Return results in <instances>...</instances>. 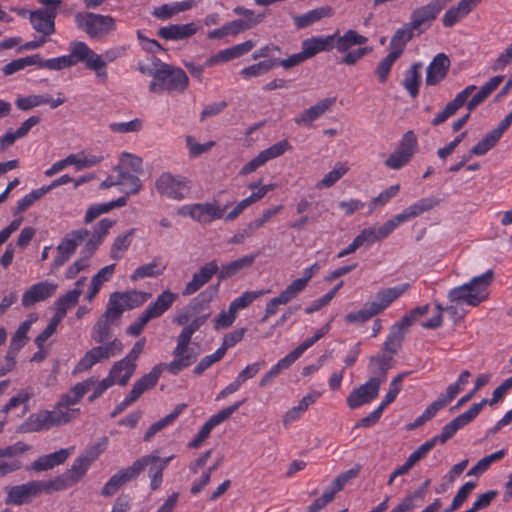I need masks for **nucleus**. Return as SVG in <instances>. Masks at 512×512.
Returning a JSON list of instances; mask_svg holds the SVG:
<instances>
[{"mask_svg":"<svg viewBox=\"0 0 512 512\" xmlns=\"http://www.w3.org/2000/svg\"><path fill=\"white\" fill-rule=\"evenodd\" d=\"M117 172V186L123 187V191L127 195L137 194L142 188V182L140 178L135 175L136 173H130L120 168H114Z\"/></svg>","mask_w":512,"mask_h":512,"instance_id":"42","label":"nucleus"},{"mask_svg":"<svg viewBox=\"0 0 512 512\" xmlns=\"http://www.w3.org/2000/svg\"><path fill=\"white\" fill-rule=\"evenodd\" d=\"M400 191V184L391 185L383 190L378 196L372 198L369 203V213H372L377 207L384 206Z\"/></svg>","mask_w":512,"mask_h":512,"instance_id":"59","label":"nucleus"},{"mask_svg":"<svg viewBox=\"0 0 512 512\" xmlns=\"http://www.w3.org/2000/svg\"><path fill=\"white\" fill-rule=\"evenodd\" d=\"M158 460L159 456L156 453L137 459L130 466L119 470L111 476L103 486L101 494L103 496L114 495L121 486L137 478L140 473L148 467V465H152Z\"/></svg>","mask_w":512,"mask_h":512,"instance_id":"6","label":"nucleus"},{"mask_svg":"<svg viewBox=\"0 0 512 512\" xmlns=\"http://www.w3.org/2000/svg\"><path fill=\"white\" fill-rule=\"evenodd\" d=\"M229 204L221 206L217 201L195 203L182 206L178 213L182 216H189L201 224H209L215 220L222 219Z\"/></svg>","mask_w":512,"mask_h":512,"instance_id":"11","label":"nucleus"},{"mask_svg":"<svg viewBox=\"0 0 512 512\" xmlns=\"http://www.w3.org/2000/svg\"><path fill=\"white\" fill-rule=\"evenodd\" d=\"M319 265L317 262L305 268L302 272V277L293 280L287 287L298 296L308 286L309 281L319 272Z\"/></svg>","mask_w":512,"mask_h":512,"instance_id":"50","label":"nucleus"},{"mask_svg":"<svg viewBox=\"0 0 512 512\" xmlns=\"http://www.w3.org/2000/svg\"><path fill=\"white\" fill-rule=\"evenodd\" d=\"M421 68V62L413 63L409 69L405 71L404 78L402 80L403 88L412 98H416L419 94V88L422 81Z\"/></svg>","mask_w":512,"mask_h":512,"instance_id":"35","label":"nucleus"},{"mask_svg":"<svg viewBox=\"0 0 512 512\" xmlns=\"http://www.w3.org/2000/svg\"><path fill=\"white\" fill-rule=\"evenodd\" d=\"M192 336L193 333L183 327L177 337V345L172 353L174 359L166 366L170 374L177 375L196 361V355L189 349Z\"/></svg>","mask_w":512,"mask_h":512,"instance_id":"9","label":"nucleus"},{"mask_svg":"<svg viewBox=\"0 0 512 512\" xmlns=\"http://www.w3.org/2000/svg\"><path fill=\"white\" fill-rule=\"evenodd\" d=\"M334 41V47L339 53H345L350 51L354 46H362L368 42V38L364 35L359 34L354 29H348L343 35H339L338 32Z\"/></svg>","mask_w":512,"mask_h":512,"instance_id":"32","label":"nucleus"},{"mask_svg":"<svg viewBox=\"0 0 512 512\" xmlns=\"http://www.w3.org/2000/svg\"><path fill=\"white\" fill-rule=\"evenodd\" d=\"M114 384L112 381L105 377L98 381L96 377L92 376L77 383L68 393H66V406L70 403H77L88 391L93 390L88 397L89 402H94L102 396Z\"/></svg>","mask_w":512,"mask_h":512,"instance_id":"12","label":"nucleus"},{"mask_svg":"<svg viewBox=\"0 0 512 512\" xmlns=\"http://www.w3.org/2000/svg\"><path fill=\"white\" fill-rule=\"evenodd\" d=\"M111 319L102 318L94 327L92 337L97 343L103 345L93 347L85 353L75 367V372H84L91 369L95 364L117 356L123 351V344L119 339H114L105 343L110 339Z\"/></svg>","mask_w":512,"mask_h":512,"instance_id":"2","label":"nucleus"},{"mask_svg":"<svg viewBox=\"0 0 512 512\" xmlns=\"http://www.w3.org/2000/svg\"><path fill=\"white\" fill-rule=\"evenodd\" d=\"M155 187L161 196L180 201L190 194L191 183L183 176L164 172L157 178Z\"/></svg>","mask_w":512,"mask_h":512,"instance_id":"10","label":"nucleus"},{"mask_svg":"<svg viewBox=\"0 0 512 512\" xmlns=\"http://www.w3.org/2000/svg\"><path fill=\"white\" fill-rule=\"evenodd\" d=\"M57 284L49 281H42L29 287L22 296V306L30 308L36 303L46 300L55 294Z\"/></svg>","mask_w":512,"mask_h":512,"instance_id":"20","label":"nucleus"},{"mask_svg":"<svg viewBox=\"0 0 512 512\" xmlns=\"http://www.w3.org/2000/svg\"><path fill=\"white\" fill-rule=\"evenodd\" d=\"M106 442V439H104L102 442L89 446L74 460L71 469L66 470V487L77 483L85 476L91 464L98 459L106 449Z\"/></svg>","mask_w":512,"mask_h":512,"instance_id":"8","label":"nucleus"},{"mask_svg":"<svg viewBox=\"0 0 512 512\" xmlns=\"http://www.w3.org/2000/svg\"><path fill=\"white\" fill-rule=\"evenodd\" d=\"M406 220L401 213L393 216L387 220L383 225L378 228H374L375 236L377 241L387 238L398 226L405 223Z\"/></svg>","mask_w":512,"mask_h":512,"instance_id":"58","label":"nucleus"},{"mask_svg":"<svg viewBox=\"0 0 512 512\" xmlns=\"http://www.w3.org/2000/svg\"><path fill=\"white\" fill-rule=\"evenodd\" d=\"M77 28L93 40H101L112 34L116 28V19L111 15L93 12H79L75 15Z\"/></svg>","mask_w":512,"mask_h":512,"instance_id":"4","label":"nucleus"},{"mask_svg":"<svg viewBox=\"0 0 512 512\" xmlns=\"http://www.w3.org/2000/svg\"><path fill=\"white\" fill-rule=\"evenodd\" d=\"M503 80V75H497L492 77L488 82L481 86L479 91L473 95L469 101H466V107L468 111H473L477 106L483 103L498 88Z\"/></svg>","mask_w":512,"mask_h":512,"instance_id":"36","label":"nucleus"},{"mask_svg":"<svg viewBox=\"0 0 512 512\" xmlns=\"http://www.w3.org/2000/svg\"><path fill=\"white\" fill-rule=\"evenodd\" d=\"M197 31L194 23L187 24H171L161 27L158 30L159 37L165 40H183L193 36Z\"/></svg>","mask_w":512,"mask_h":512,"instance_id":"30","label":"nucleus"},{"mask_svg":"<svg viewBox=\"0 0 512 512\" xmlns=\"http://www.w3.org/2000/svg\"><path fill=\"white\" fill-rule=\"evenodd\" d=\"M104 160L102 154H91L84 151L66 156V166H74L75 170L91 168Z\"/></svg>","mask_w":512,"mask_h":512,"instance_id":"38","label":"nucleus"},{"mask_svg":"<svg viewBox=\"0 0 512 512\" xmlns=\"http://www.w3.org/2000/svg\"><path fill=\"white\" fill-rule=\"evenodd\" d=\"M125 310L128 309L125 305L121 292H114L109 297L103 318L117 320L121 317Z\"/></svg>","mask_w":512,"mask_h":512,"instance_id":"49","label":"nucleus"},{"mask_svg":"<svg viewBox=\"0 0 512 512\" xmlns=\"http://www.w3.org/2000/svg\"><path fill=\"white\" fill-rule=\"evenodd\" d=\"M297 296L286 287L277 297L272 298L265 307V314L261 319L262 322H265L268 318L275 315L278 311V307L280 305H285L295 299Z\"/></svg>","mask_w":512,"mask_h":512,"instance_id":"47","label":"nucleus"},{"mask_svg":"<svg viewBox=\"0 0 512 512\" xmlns=\"http://www.w3.org/2000/svg\"><path fill=\"white\" fill-rule=\"evenodd\" d=\"M482 0H461L456 6L449 8L441 21L444 27L451 28L467 17Z\"/></svg>","mask_w":512,"mask_h":512,"instance_id":"22","label":"nucleus"},{"mask_svg":"<svg viewBox=\"0 0 512 512\" xmlns=\"http://www.w3.org/2000/svg\"><path fill=\"white\" fill-rule=\"evenodd\" d=\"M219 266L215 260H212L193 274L191 281H189L182 291L183 296H190L200 290L207 284L215 274L218 275Z\"/></svg>","mask_w":512,"mask_h":512,"instance_id":"19","label":"nucleus"},{"mask_svg":"<svg viewBox=\"0 0 512 512\" xmlns=\"http://www.w3.org/2000/svg\"><path fill=\"white\" fill-rule=\"evenodd\" d=\"M115 168L130 169L133 173L139 174L143 171V160L132 153L122 152L119 157V164Z\"/></svg>","mask_w":512,"mask_h":512,"instance_id":"55","label":"nucleus"},{"mask_svg":"<svg viewBox=\"0 0 512 512\" xmlns=\"http://www.w3.org/2000/svg\"><path fill=\"white\" fill-rule=\"evenodd\" d=\"M189 84L185 71L167 63L161 65L160 70L150 82L149 91L152 93L184 92Z\"/></svg>","mask_w":512,"mask_h":512,"instance_id":"5","label":"nucleus"},{"mask_svg":"<svg viewBox=\"0 0 512 512\" xmlns=\"http://www.w3.org/2000/svg\"><path fill=\"white\" fill-rule=\"evenodd\" d=\"M451 61L444 53L433 57L426 69L425 83L427 86H436L448 75Z\"/></svg>","mask_w":512,"mask_h":512,"instance_id":"18","label":"nucleus"},{"mask_svg":"<svg viewBox=\"0 0 512 512\" xmlns=\"http://www.w3.org/2000/svg\"><path fill=\"white\" fill-rule=\"evenodd\" d=\"M165 267H160L158 261L153 259L150 263L137 267L131 274L132 281H138L147 277H156L163 273Z\"/></svg>","mask_w":512,"mask_h":512,"instance_id":"52","label":"nucleus"},{"mask_svg":"<svg viewBox=\"0 0 512 512\" xmlns=\"http://www.w3.org/2000/svg\"><path fill=\"white\" fill-rule=\"evenodd\" d=\"M88 235L89 231L84 228L72 231L68 234L66 237V260L76 251L77 247L86 240Z\"/></svg>","mask_w":512,"mask_h":512,"instance_id":"64","label":"nucleus"},{"mask_svg":"<svg viewBox=\"0 0 512 512\" xmlns=\"http://www.w3.org/2000/svg\"><path fill=\"white\" fill-rule=\"evenodd\" d=\"M494 278V272L487 270L473 277L468 283L452 288L448 293L450 302L467 304L476 307L489 296V286Z\"/></svg>","mask_w":512,"mask_h":512,"instance_id":"3","label":"nucleus"},{"mask_svg":"<svg viewBox=\"0 0 512 512\" xmlns=\"http://www.w3.org/2000/svg\"><path fill=\"white\" fill-rule=\"evenodd\" d=\"M417 151V136L414 131L409 130L404 133L396 149L388 156L384 164L392 170H400L409 164Z\"/></svg>","mask_w":512,"mask_h":512,"instance_id":"7","label":"nucleus"},{"mask_svg":"<svg viewBox=\"0 0 512 512\" xmlns=\"http://www.w3.org/2000/svg\"><path fill=\"white\" fill-rule=\"evenodd\" d=\"M185 408H186V404H184V403L178 404L171 413H169L164 418L158 420L157 422L153 423L145 432L144 440L150 441L154 437L155 434L160 432L162 429H164L168 425L172 424Z\"/></svg>","mask_w":512,"mask_h":512,"instance_id":"45","label":"nucleus"},{"mask_svg":"<svg viewBox=\"0 0 512 512\" xmlns=\"http://www.w3.org/2000/svg\"><path fill=\"white\" fill-rule=\"evenodd\" d=\"M487 403L488 401L486 399H482L480 402L474 403L468 410L444 425L441 433L436 435V439L439 440V443L444 444L453 438L458 430L471 423L479 415Z\"/></svg>","mask_w":512,"mask_h":512,"instance_id":"13","label":"nucleus"},{"mask_svg":"<svg viewBox=\"0 0 512 512\" xmlns=\"http://www.w3.org/2000/svg\"><path fill=\"white\" fill-rule=\"evenodd\" d=\"M333 9L329 6H323L316 9L309 10L302 15L293 16V21L297 29H303L312 24L320 21L323 18L331 17Z\"/></svg>","mask_w":512,"mask_h":512,"instance_id":"37","label":"nucleus"},{"mask_svg":"<svg viewBox=\"0 0 512 512\" xmlns=\"http://www.w3.org/2000/svg\"><path fill=\"white\" fill-rule=\"evenodd\" d=\"M64 183V176H61L57 180L53 181L50 185L43 186L36 190L31 191L24 197H22L18 202L15 209V214H20L26 211L30 206H32L37 200L43 197L47 192L51 191L53 188Z\"/></svg>","mask_w":512,"mask_h":512,"instance_id":"33","label":"nucleus"},{"mask_svg":"<svg viewBox=\"0 0 512 512\" xmlns=\"http://www.w3.org/2000/svg\"><path fill=\"white\" fill-rule=\"evenodd\" d=\"M292 148L293 147L289 143V141L287 139H283L281 141L274 143L270 147L262 150L261 153L264 156L265 160L268 162L270 160L281 157L286 152L291 151Z\"/></svg>","mask_w":512,"mask_h":512,"instance_id":"61","label":"nucleus"},{"mask_svg":"<svg viewBox=\"0 0 512 512\" xmlns=\"http://www.w3.org/2000/svg\"><path fill=\"white\" fill-rule=\"evenodd\" d=\"M336 98H325L310 108L304 110L299 117L295 118V123L300 124H311L317 120L326 111H328L335 103Z\"/></svg>","mask_w":512,"mask_h":512,"instance_id":"34","label":"nucleus"},{"mask_svg":"<svg viewBox=\"0 0 512 512\" xmlns=\"http://www.w3.org/2000/svg\"><path fill=\"white\" fill-rule=\"evenodd\" d=\"M189 4L186 2H179L175 4H163L159 7L154 8L152 15L161 20H167L175 14L187 10Z\"/></svg>","mask_w":512,"mask_h":512,"instance_id":"56","label":"nucleus"},{"mask_svg":"<svg viewBox=\"0 0 512 512\" xmlns=\"http://www.w3.org/2000/svg\"><path fill=\"white\" fill-rule=\"evenodd\" d=\"M379 381L368 379L364 384L354 389L347 397V405L351 409L359 408L371 403L378 397L380 389Z\"/></svg>","mask_w":512,"mask_h":512,"instance_id":"16","label":"nucleus"},{"mask_svg":"<svg viewBox=\"0 0 512 512\" xmlns=\"http://www.w3.org/2000/svg\"><path fill=\"white\" fill-rule=\"evenodd\" d=\"M177 299L178 295L176 293L166 289L157 296L154 302L150 303L146 307L144 312L149 316L151 320L159 318L172 307Z\"/></svg>","mask_w":512,"mask_h":512,"instance_id":"28","label":"nucleus"},{"mask_svg":"<svg viewBox=\"0 0 512 512\" xmlns=\"http://www.w3.org/2000/svg\"><path fill=\"white\" fill-rule=\"evenodd\" d=\"M63 103L64 99L61 97V94H58L57 98H53L49 94L29 95L25 97H18L15 102L16 106L23 111H28L40 105H49L52 109H54Z\"/></svg>","mask_w":512,"mask_h":512,"instance_id":"26","label":"nucleus"},{"mask_svg":"<svg viewBox=\"0 0 512 512\" xmlns=\"http://www.w3.org/2000/svg\"><path fill=\"white\" fill-rule=\"evenodd\" d=\"M476 487V483L473 481H468L464 485H462L454 496L452 503L449 508L445 510V512H454L458 510L463 503L466 501L470 493Z\"/></svg>","mask_w":512,"mask_h":512,"instance_id":"60","label":"nucleus"},{"mask_svg":"<svg viewBox=\"0 0 512 512\" xmlns=\"http://www.w3.org/2000/svg\"><path fill=\"white\" fill-rule=\"evenodd\" d=\"M440 203V200L436 197H425L421 198L414 204L405 208L401 214L406 221L421 215L424 212L430 211Z\"/></svg>","mask_w":512,"mask_h":512,"instance_id":"41","label":"nucleus"},{"mask_svg":"<svg viewBox=\"0 0 512 512\" xmlns=\"http://www.w3.org/2000/svg\"><path fill=\"white\" fill-rule=\"evenodd\" d=\"M7 496L5 503L8 505H23L30 503L38 497L36 481L32 480L21 485L6 487Z\"/></svg>","mask_w":512,"mask_h":512,"instance_id":"17","label":"nucleus"},{"mask_svg":"<svg viewBox=\"0 0 512 512\" xmlns=\"http://www.w3.org/2000/svg\"><path fill=\"white\" fill-rule=\"evenodd\" d=\"M64 462V449H60L51 454H47L39 457L34 462L31 463L28 469H31L35 472H42L53 469L55 466H58Z\"/></svg>","mask_w":512,"mask_h":512,"instance_id":"44","label":"nucleus"},{"mask_svg":"<svg viewBox=\"0 0 512 512\" xmlns=\"http://www.w3.org/2000/svg\"><path fill=\"white\" fill-rule=\"evenodd\" d=\"M409 283H403L394 287L380 289L376 293L375 300L370 303L377 315L387 309L396 299L405 293Z\"/></svg>","mask_w":512,"mask_h":512,"instance_id":"21","label":"nucleus"},{"mask_svg":"<svg viewBox=\"0 0 512 512\" xmlns=\"http://www.w3.org/2000/svg\"><path fill=\"white\" fill-rule=\"evenodd\" d=\"M163 372V365L157 364L155 365L150 372L144 374L140 379H138L129 392L131 396H133L136 400H138L141 395L152 389L158 383L160 376Z\"/></svg>","mask_w":512,"mask_h":512,"instance_id":"27","label":"nucleus"},{"mask_svg":"<svg viewBox=\"0 0 512 512\" xmlns=\"http://www.w3.org/2000/svg\"><path fill=\"white\" fill-rule=\"evenodd\" d=\"M136 370V364H130L129 360L121 359L115 362L107 375L112 383L126 386Z\"/></svg>","mask_w":512,"mask_h":512,"instance_id":"29","label":"nucleus"},{"mask_svg":"<svg viewBox=\"0 0 512 512\" xmlns=\"http://www.w3.org/2000/svg\"><path fill=\"white\" fill-rule=\"evenodd\" d=\"M277 64H278V59H269V60L260 61L256 64L244 67L240 71V75L244 79L249 80L253 77H259V76L266 74L267 72H269L270 70L275 68L277 66Z\"/></svg>","mask_w":512,"mask_h":512,"instance_id":"48","label":"nucleus"},{"mask_svg":"<svg viewBox=\"0 0 512 512\" xmlns=\"http://www.w3.org/2000/svg\"><path fill=\"white\" fill-rule=\"evenodd\" d=\"M121 295L128 310L141 306L151 297L150 293L137 290L121 292Z\"/></svg>","mask_w":512,"mask_h":512,"instance_id":"63","label":"nucleus"},{"mask_svg":"<svg viewBox=\"0 0 512 512\" xmlns=\"http://www.w3.org/2000/svg\"><path fill=\"white\" fill-rule=\"evenodd\" d=\"M38 61H39V54H34V55H30V56H26L23 58L13 60L10 63L6 64L2 70H3L4 75L10 76L18 71L23 70L24 68H26L28 66L34 65Z\"/></svg>","mask_w":512,"mask_h":512,"instance_id":"57","label":"nucleus"},{"mask_svg":"<svg viewBox=\"0 0 512 512\" xmlns=\"http://www.w3.org/2000/svg\"><path fill=\"white\" fill-rule=\"evenodd\" d=\"M257 255L249 254L241 258L233 260L229 263L223 264L218 270V279L220 281L232 278L237 275L241 270L249 268L255 262Z\"/></svg>","mask_w":512,"mask_h":512,"instance_id":"31","label":"nucleus"},{"mask_svg":"<svg viewBox=\"0 0 512 512\" xmlns=\"http://www.w3.org/2000/svg\"><path fill=\"white\" fill-rule=\"evenodd\" d=\"M58 305V311L55 316L50 320L42 333H40L35 339V344L39 349L44 348L46 341L56 332L57 327L62 320L63 309L61 306L64 305V298L60 297L58 299Z\"/></svg>","mask_w":512,"mask_h":512,"instance_id":"46","label":"nucleus"},{"mask_svg":"<svg viewBox=\"0 0 512 512\" xmlns=\"http://www.w3.org/2000/svg\"><path fill=\"white\" fill-rule=\"evenodd\" d=\"M337 34L326 36H312L302 41V53L306 60L314 57L320 52H329L334 48V41Z\"/></svg>","mask_w":512,"mask_h":512,"instance_id":"25","label":"nucleus"},{"mask_svg":"<svg viewBox=\"0 0 512 512\" xmlns=\"http://www.w3.org/2000/svg\"><path fill=\"white\" fill-rule=\"evenodd\" d=\"M134 231V229H130L126 233L118 235L115 238L110 250V257L112 259L120 260L123 257L131 244Z\"/></svg>","mask_w":512,"mask_h":512,"instance_id":"51","label":"nucleus"},{"mask_svg":"<svg viewBox=\"0 0 512 512\" xmlns=\"http://www.w3.org/2000/svg\"><path fill=\"white\" fill-rule=\"evenodd\" d=\"M40 122L38 116H31L25 120L16 131H8L1 137L2 149H7L14 144L17 139L25 137L32 127Z\"/></svg>","mask_w":512,"mask_h":512,"instance_id":"39","label":"nucleus"},{"mask_svg":"<svg viewBox=\"0 0 512 512\" xmlns=\"http://www.w3.org/2000/svg\"><path fill=\"white\" fill-rule=\"evenodd\" d=\"M413 30L411 26L399 28L392 36L390 40V52L391 54H395L396 57L400 58L402 53L405 50L406 44L413 37Z\"/></svg>","mask_w":512,"mask_h":512,"instance_id":"43","label":"nucleus"},{"mask_svg":"<svg viewBox=\"0 0 512 512\" xmlns=\"http://www.w3.org/2000/svg\"><path fill=\"white\" fill-rule=\"evenodd\" d=\"M61 411H40L31 414L19 427L20 433H31L47 430L52 426L59 425L62 421Z\"/></svg>","mask_w":512,"mask_h":512,"instance_id":"14","label":"nucleus"},{"mask_svg":"<svg viewBox=\"0 0 512 512\" xmlns=\"http://www.w3.org/2000/svg\"><path fill=\"white\" fill-rule=\"evenodd\" d=\"M346 164L338 162L316 185L318 189L332 187L342 176L348 172Z\"/></svg>","mask_w":512,"mask_h":512,"instance_id":"54","label":"nucleus"},{"mask_svg":"<svg viewBox=\"0 0 512 512\" xmlns=\"http://www.w3.org/2000/svg\"><path fill=\"white\" fill-rule=\"evenodd\" d=\"M392 357H386L385 355H377L370 359L369 371L372 376L369 379L379 381V385L386 381L387 372L390 368V361Z\"/></svg>","mask_w":512,"mask_h":512,"instance_id":"40","label":"nucleus"},{"mask_svg":"<svg viewBox=\"0 0 512 512\" xmlns=\"http://www.w3.org/2000/svg\"><path fill=\"white\" fill-rule=\"evenodd\" d=\"M143 128V121L139 118L127 122H111L109 129L114 133L127 134L139 132Z\"/></svg>","mask_w":512,"mask_h":512,"instance_id":"62","label":"nucleus"},{"mask_svg":"<svg viewBox=\"0 0 512 512\" xmlns=\"http://www.w3.org/2000/svg\"><path fill=\"white\" fill-rule=\"evenodd\" d=\"M269 290H257V291H246L239 297L235 298L229 304L230 310L234 311L236 314L238 311L247 308L253 301L257 298L263 296L268 293Z\"/></svg>","mask_w":512,"mask_h":512,"instance_id":"53","label":"nucleus"},{"mask_svg":"<svg viewBox=\"0 0 512 512\" xmlns=\"http://www.w3.org/2000/svg\"><path fill=\"white\" fill-rule=\"evenodd\" d=\"M125 52L124 47L117 46L107 49L103 54H97L87 43L73 41L69 45V54L66 55V67L81 63L87 70L93 71L100 81L105 82L108 78L107 64L124 56Z\"/></svg>","mask_w":512,"mask_h":512,"instance_id":"1","label":"nucleus"},{"mask_svg":"<svg viewBox=\"0 0 512 512\" xmlns=\"http://www.w3.org/2000/svg\"><path fill=\"white\" fill-rule=\"evenodd\" d=\"M39 3L48 5L46 9L36 10L30 13V22L33 28L44 35H49L54 31V18L56 6L61 4V0H38Z\"/></svg>","mask_w":512,"mask_h":512,"instance_id":"15","label":"nucleus"},{"mask_svg":"<svg viewBox=\"0 0 512 512\" xmlns=\"http://www.w3.org/2000/svg\"><path fill=\"white\" fill-rule=\"evenodd\" d=\"M476 90L475 85H468L461 92H459L455 98L450 101L442 111H440L432 120L433 126H438L444 123L448 118L453 116L464 104L467 99Z\"/></svg>","mask_w":512,"mask_h":512,"instance_id":"23","label":"nucleus"},{"mask_svg":"<svg viewBox=\"0 0 512 512\" xmlns=\"http://www.w3.org/2000/svg\"><path fill=\"white\" fill-rule=\"evenodd\" d=\"M255 46H256V41L247 40L243 43L234 45L230 48L220 50L215 55L209 57L206 60L205 65L210 67V66H213V65H216L219 63L228 62L235 58H239V57L247 54L248 52H250Z\"/></svg>","mask_w":512,"mask_h":512,"instance_id":"24","label":"nucleus"}]
</instances>
